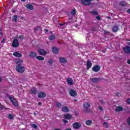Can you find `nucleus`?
Segmentation results:
<instances>
[{"label": "nucleus", "mask_w": 130, "mask_h": 130, "mask_svg": "<svg viewBox=\"0 0 130 130\" xmlns=\"http://www.w3.org/2000/svg\"><path fill=\"white\" fill-rule=\"evenodd\" d=\"M123 110V108L122 107H117L116 108V111L119 112L122 111Z\"/></svg>", "instance_id": "393cba45"}, {"label": "nucleus", "mask_w": 130, "mask_h": 130, "mask_svg": "<svg viewBox=\"0 0 130 130\" xmlns=\"http://www.w3.org/2000/svg\"><path fill=\"white\" fill-rule=\"evenodd\" d=\"M36 55H37V54H36V52H31L29 54L30 57H31L32 58H34V57H36Z\"/></svg>", "instance_id": "6ab92c4d"}, {"label": "nucleus", "mask_w": 130, "mask_h": 130, "mask_svg": "<svg viewBox=\"0 0 130 130\" xmlns=\"http://www.w3.org/2000/svg\"><path fill=\"white\" fill-rule=\"evenodd\" d=\"M67 83L69 85H74V81L72 78H68L67 79Z\"/></svg>", "instance_id": "dca6fc26"}, {"label": "nucleus", "mask_w": 130, "mask_h": 130, "mask_svg": "<svg viewBox=\"0 0 130 130\" xmlns=\"http://www.w3.org/2000/svg\"><path fill=\"white\" fill-rule=\"evenodd\" d=\"M5 41H6V39H4L3 40H2L1 43H4Z\"/></svg>", "instance_id": "49530a36"}, {"label": "nucleus", "mask_w": 130, "mask_h": 130, "mask_svg": "<svg viewBox=\"0 0 130 130\" xmlns=\"http://www.w3.org/2000/svg\"><path fill=\"white\" fill-rule=\"evenodd\" d=\"M18 19V17L17 16V15H14L13 17V21H14L15 22H17V19Z\"/></svg>", "instance_id": "473e14b6"}, {"label": "nucleus", "mask_w": 130, "mask_h": 130, "mask_svg": "<svg viewBox=\"0 0 130 130\" xmlns=\"http://www.w3.org/2000/svg\"><path fill=\"white\" fill-rule=\"evenodd\" d=\"M52 51L54 54L58 53V49L56 47H53L52 48Z\"/></svg>", "instance_id": "a211bd4d"}, {"label": "nucleus", "mask_w": 130, "mask_h": 130, "mask_svg": "<svg viewBox=\"0 0 130 130\" xmlns=\"http://www.w3.org/2000/svg\"><path fill=\"white\" fill-rule=\"evenodd\" d=\"M30 93L34 95H35L36 93H37V91L35 88H32L30 90Z\"/></svg>", "instance_id": "b1692460"}, {"label": "nucleus", "mask_w": 130, "mask_h": 130, "mask_svg": "<svg viewBox=\"0 0 130 130\" xmlns=\"http://www.w3.org/2000/svg\"><path fill=\"white\" fill-rule=\"evenodd\" d=\"M38 52L40 55H45L47 54V52L45 51V50L42 49H40L38 50Z\"/></svg>", "instance_id": "1a4fd4ad"}, {"label": "nucleus", "mask_w": 130, "mask_h": 130, "mask_svg": "<svg viewBox=\"0 0 130 130\" xmlns=\"http://www.w3.org/2000/svg\"><path fill=\"white\" fill-rule=\"evenodd\" d=\"M124 51L125 52V53H130V47L129 46H126L123 48Z\"/></svg>", "instance_id": "f3484780"}, {"label": "nucleus", "mask_w": 130, "mask_h": 130, "mask_svg": "<svg viewBox=\"0 0 130 130\" xmlns=\"http://www.w3.org/2000/svg\"><path fill=\"white\" fill-rule=\"evenodd\" d=\"M86 66L87 67V70H88L89 69L92 68V62L90 60H87Z\"/></svg>", "instance_id": "2eb2a0df"}, {"label": "nucleus", "mask_w": 130, "mask_h": 130, "mask_svg": "<svg viewBox=\"0 0 130 130\" xmlns=\"http://www.w3.org/2000/svg\"><path fill=\"white\" fill-rule=\"evenodd\" d=\"M127 12L128 13V14H130V9L127 11Z\"/></svg>", "instance_id": "3c124183"}, {"label": "nucleus", "mask_w": 130, "mask_h": 130, "mask_svg": "<svg viewBox=\"0 0 130 130\" xmlns=\"http://www.w3.org/2000/svg\"><path fill=\"white\" fill-rule=\"evenodd\" d=\"M128 41H130V40H128Z\"/></svg>", "instance_id": "680f3d73"}, {"label": "nucleus", "mask_w": 130, "mask_h": 130, "mask_svg": "<svg viewBox=\"0 0 130 130\" xmlns=\"http://www.w3.org/2000/svg\"><path fill=\"white\" fill-rule=\"evenodd\" d=\"M19 38L21 39V40H23L24 39V36L20 35L19 36Z\"/></svg>", "instance_id": "4c0bfd02"}, {"label": "nucleus", "mask_w": 130, "mask_h": 130, "mask_svg": "<svg viewBox=\"0 0 130 130\" xmlns=\"http://www.w3.org/2000/svg\"><path fill=\"white\" fill-rule=\"evenodd\" d=\"M91 81H92V83H98L101 81V78H90Z\"/></svg>", "instance_id": "f8f14e48"}, {"label": "nucleus", "mask_w": 130, "mask_h": 130, "mask_svg": "<svg viewBox=\"0 0 130 130\" xmlns=\"http://www.w3.org/2000/svg\"><path fill=\"white\" fill-rule=\"evenodd\" d=\"M99 110H100L101 111H103V108L101 106H99Z\"/></svg>", "instance_id": "ea45409f"}, {"label": "nucleus", "mask_w": 130, "mask_h": 130, "mask_svg": "<svg viewBox=\"0 0 130 130\" xmlns=\"http://www.w3.org/2000/svg\"><path fill=\"white\" fill-rule=\"evenodd\" d=\"M83 107L86 112H89V108L91 107V105H90V103L88 102H85L83 104Z\"/></svg>", "instance_id": "f03ea898"}, {"label": "nucleus", "mask_w": 130, "mask_h": 130, "mask_svg": "<svg viewBox=\"0 0 130 130\" xmlns=\"http://www.w3.org/2000/svg\"><path fill=\"white\" fill-rule=\"evenodd\" d=\"M23 59H18L16 61V67H20L23 66Z\"/></svg>", "instance_id": "423d86ee"}, {"label": "nucleus", "mask_w": 130, "mask_h": 130, "mask_svg": "<svg viewBox=\"0 0 130 130\" xmlns=\"http://www.w3.org/2000/svg\"><path fill=\"white\" fill-rule=\"evenodd\" d=\"M26 8H27L28 10H32L34 9L33 5H32L31 4L26 5Z\"/></svg>", "instance_id": "4be33fe9"}, {"label": "nucleus", "mask_w": 130, "mask_h": 130, "mask_svg": "<svg viewBox=\"0 0 130 130\" xmlns=\"http://www.w3.org/2000/svg\"><path fill=\"white\" fill-rule=\"evenodd\" d=\"M59 61L60 62V63H66L67 61H68V60L67 58L60 57H59Z\"/></svg>", "instance_id": "9b49d317"}, {"label": "nucleus", "mask_w": 130, "mask_h": 130, "mask_svg": "<svg viewBox=\"0 0 130 130\" xmlns=\"http://www.w3.org/2000/svg\"><path fill=\"white\" fill-rule=\"evenodd\" d=\"M120 6L121 7H124V6H126V3H125L124 1H121L119 3Z\"/></svg>", "instance_id": "cd10ccee"}, {"label": "nucleus", "mask_w": 130, "mask_h": 130, "mask_svg": "<svg viewBox=\"0 0 130 130\" xmlns=\"http://www.w3.org/2000/svg\"><path fill=\"white\" fill-rule=\"evenodd\" d=\"M62 112H69V111H70V109H69L67 107H62Z\"/></svg>", "instance_id": "412c9836"}, {"label": "nucleus", "mask_w": 130, "mask_h": 130, "mask_svg": "<svg viewBox=\"0 0 130 130\" xmlns=\"http://www.w3.org/2000/svg\"><path fill=\"white\" fill-rule=\"evenodd\" d=\"M100 102L102 104H105V102L103 100H101Z\"/></svg>", "instance_id": "c03bdc74"}, {"label": "nucleus", "mask_w": 130, "mask_h": 130, "mask_svg": "<svg viewBox=\"0 0 130 130\" xmlns=\"http://www.w3.org/2000/svg\"><path fill=\"white\" fill-rule=\"evenodd\" d=\"M48 62H49V63H50L51 64H52V63H53V61L52 60V59H50L49 61H48Z\"/></svg>", "instance_id": "58836bf2"}, {"label": "nucleus", "mask_w": 130, "mask_h": 130, "mask_svg": "<svg viewBox=\"0 0 130 130\" xmlns=\"http://www.w3.org/2000/svg\"><path fill=\"white\" fill-rule=\"evenodd\" d=\"M0 37H3V32H2V29H0Z\"/></svg>", "instance_id": "a18cd8bd"}, {"label": "nucleus", "mask_w": 130, "mask_h": 130, "mask_svg": "<svg viewBox=\"0 0 130 130\" xmlns=\"http://www.w3.org/2000/svg\"><path fill=\"white\" fill-rule=\"evenodd\" d=\"M15 69L17 73H20V74H23L25 72V67L23 66H16Z\"/></svg>", "instance_id": "f257e3e1"}, {"label": "nucleus", "mask_w": 130, "mask_h": 130, "mask_svg": "<svg viewBox=\"0 0 130 130\" xmlns=\"http://www.w3.org/2000/svg\"><path fill=\"white\" fill-rule=\"evenodd\" d=\"M56 107H60L61 106V104L60 103L57 102L56 104Z\"/></svg>", "instance_id": "c9c22d12"}, {"label": "nucleus", "mask_w": 130, "mask_h": 130, "mask_svg": "<svg viewBox=\"0 0 130 130\" xmlns=\"http://www.w3.org/2000/svg\"><path fill=\"white\" fill-rule=\"evenodd\" d=\"M127 62L128 63V64H130V60H128Z\"/></svg>", "instance_id": "603ef678"}, {"label": "nucleus", "mask_w": 130, "mask_h": 130, "mask_svg": "<svg viewBox=\"0 0 130 130\" xmlns=\"http://www.w3.org/2000/svg\"><path fill=\"white\" fill-rule=\"evenodd\" d=\"M55 39V36L54 35H52L49 37V40H54Z\"/></svg>", "instance_id": "c85d7f7f"}, {"label": "nucleus", "mask_w": 130, "mask_h": 130, "mask_svg": "<svg viewBox=\"0 0 130 130\" xmlns=\"http://www.w3.org/2000/svg\"><path fill=\"white\" fill-rule=\"evenodd\" d=\"M74 101H75V102H77V101H78V100H75Z\"/></svg>", "instance_id": "6e6d98bb"}, {"label": "nucleus", "mask_w": 130, "mask_h": 130, "mask_svg": "<svg viewBox=\"0 0 130 130\" xmlns=\"http://www.w3.org/2000/svg\"><path fill=\"white\" fill-rule=\"evenodd\" d=\"M45 33H48V29H45Z\"/></svg>", "instance_id": "8fccbe9b"}, {"label": "nucleus", "mask_w": 130, "mask_h": 130, "mask_svg": "<svg viewBox=\"0 0 130 130\" xmlns=\"http://www.w3.org/2000/svg\"><path fill=\"white\" fill-rule=\"evenodd\" d=\"M26 0H21L22 2H25Z\"/></svg>", "instance_id": "13d9d810"}, {"label": "nucleus", "mask_w": 130, "mask_h": 130, "mask_svg": "<svg viewBox=\"0 0 130 130\" xmlns=\"http://www.w3.org/2000/svg\"><path fill=\"white\" fill-rule=\"evenodd\" d=\"M63 25H64V24H63V23H60V26H63Z\"/></svg>", "instance_id": "864d4df0"}, {"label": "nucleus", "mask_w": 130, "mask_h": 130, "mask_svg": "<svg viewBox=\"0 0 130 130\" xmlns=\"http://www.w3.org/2000/svg\"><path fill=\"white\" fill-rule=\"evenodd\" d=\"M41 104H42V103L41 102H39V103H38V105H41Z\"/></svg>", "instance_id": "5fc2aeb1"}, {"label": "nucleus", "mask_w": 130, "mask_h": 130, "mask_svg": "<svg viewBox=\"0 0 130 130\" xmlns=\"http://www.w3.org/2000/svg\"><path fill=\"white\" fill-rule=\"evenodd\" d=\"M34 115L36 116V113H34Z\"/></svg>", "instance_id": "bf43d9fd"}, {"label": "nucleus", "mask_w": 130, "mask_h": 130, "mask_svg": "<svg viewBox=\"0 0 130 130\" xmlns=\"http://www.w3.org/2000/svg\"><path fill=\"white\" fill-rule=\"evenodd\" d=\"M91 13L94 16H97V15H98V12L96 11H93L91 12Z\"/></svg>", "instance_id": "7c9ffc66"}, {"label": "nucleus", "mask_w": 130, "mask_h": 130, "mask_svg": "<svg viewBox=\"0 0 130 130\" xmlns=\"http://www.w3.org/2000/svg\"><path fill=\"white\" fill-rule=\"evenodd\" d=\"M92 1L93 0H81V4L84 6H90Z\"/></svg>", "instance_id": "20e7f679"}, {"label": "nucleus", "mask_w": 130, "mask_h": 130, "mask_svg": "<svg viewBox=\"0 0 130 130\" xmlns=\"http://www.w3.org/2000/svg\"><path fill=\"white\" fill-rule=\"evenodd\" d=\"M31 126H32V127H33L35 129H37V125L36 124H31Z\"/></svg>", "instance_id": "e433bc0d"}, {"label": "nucleus", "mask_w": 130, "mask_h": 130, "mask_svg": "<svg viewBox=\"0 0 130 130\" xmlns=\"http://www.w3.org/2000/svg\"><path fill=\"white\" fill-rule=\"evenodd\" d=\"M76 10L74 9L71 12V15H72V16H75V15H76Z\"/></svg>", "instance_id": "2f4dec72"}, {"label": "nucleus", "mask_w": 130, "mask_h": 130, "mask_svg": "<svg viewBox=\"0 0 130 130\" xmlns=\"http://www.w3.org/2000/svg\"><path fill=\"white\" fill-rule=\"evenodd\" d=\"M11 11L12 13H15L16 12V10H15L14 9H12Z\"/></svg>", "instance_id": "09e8293b"}, {"label": "nucleus", "mask_w": 130, "mask_h": 130, "mask_svg": "<svg viewBox=\"0 0 130 130\" xmlns=\"http://www.w3.org/2000/svg\"><path fill=\"white\" fill-rule=\"evenodd\" d=\"M37 59H38V60H44V57L41 56H36Z\"/></svg>", "instance_id": "bb28decb"}, {"label": "nucleus", "mask_w": 130, "mask_h": 130, "mask_svg": "<svg viewBox=\"0 0 130 130\" xmlns=\"http://www.w3.org/2000/svg\"><path fill=\"white\" fill-rule=\"evenodd\" d=\"M8 118H9L10 119H13V118H14V115L11 114H9L8 115Z\"/></svg>", "instance_id": "72a5a7b5"}, {"label": "nucleus", "mask_w": 130, "mask_h": 130, "mask_svg": "<svg viewBox=\"0 0 130 130\" xmlns=\"http://www.w3.org/2000/svg\"><path fill=\"white\" fill-rule=\"evenodd\" d=\"M63 122L64 123H69V121H68V120H67L66 119H63Z\"/></svg>", "instance_id": "a19ab883"}, {"label": "nucleus", "mask_w": 130, "mask_h": 130, "mask_svg": "<svg viewBox=\"0 0 130 130\" xmlns=\"http://www.w3.org/2000/svg\"><path fill=\"white\" fill-rule=\"evenodd\" d=\"M64 117L67 119H71V118H72V115L70 114H66L64 115Z\"/></svg>", "instance_id": "aec40b11"}, {"label": "nucleus", "mask_w": 130, "mask_h": 130, "mask_svg": "<svg viewBox=\"0 0 130 130\" xmlns=\"http://www.w3.org/2000/svg\"><path fill=\"white\" fill-rule=\"evenodd\" d=\"M55 130H61L60 129H55Z\"/></svg>", "instance_id": "052dcab7"}, {"label": "nucleus", "mask_w": 130, "mask_h": 130, "mask_svg": "<svg viewBox=\"0 0 130 130\" xmlns=\"http://www.w3.org/2000/svg\"><path fill=\"white\" fill-rule=\"evenodd\" d=\"M13 55L16 57H22V56H23V55L21 53H20L18 52H14L13 54Z\"/></svg>", "instance_id": "ddd939ff"}, {"label": "nucleus", "mask_w": 130, "mask_h": 130, "mask_svg": "<svg viewBox=\"0 0 130 130\" xmlns=\"http://www.w3.org/2000/svg\"><path fill=\"white\" fill-rule=\"evenodd\" d=\"M118 95H120V94H119H119H118Z\"/></svg>", "instance_id": "e2e57ef3"}, {"label": "nucleus", "mask_w": 130, "mask_h": 130, "mask_svg": "<svg viewBox=\"0 0 130 130\" xmlns=\"http://www.w3.org/2000/svg\"><path fill=\"white\" fill-rule=\"evenodd\" d=\"M126 102L128 104H130V99L128 98L127 100H126Z\"/></svg>", "instance_id": "37998d69"}, {"label": "nucleus", "mask_w": 130, "mask_h": 130, "mask_svg": "<svg viewBox=\"0 0 130 130\" xmlns=\"http://www.w3.org/2000/svg\"><path fill=\"white\" fill-rule=\"evenodd\" d=\"M100 66L96 65L92 68V70L93 72L97 73V72H99V71H100Z\"/></svg>", "instance_id": "6e6552de"}, {"label": "nucleus", "mask_w": 130, "mask_h": 130, "mask_svg": "<svg viewBox=\"0 0 130 130\" xmlns=\"http://www.w3.org/2000/svg\"><path fill=\"white\" fill-rule=\"evenodd\" d=\"M117 31H118V26H114L112 27V31L113 32H117Z\"/></svg>", "instance_id": "5701e85b"}, {"label": "nucleus", "mask_w": 130, "mask_h": 130, "mask_svg": "<svg viewBox=\"0 0 130 130\" xmlns=\"http://www.w3.org/2000/svg\"><path fill=\"white\" fill-rule=\"evenodd\" d=\"M41 28H40V27L38 26L37 27L35 28L34 31L35 32H36V31H38L39 30H40Z\"/></svg>", "instance_id": "f704fd0d"}, {"label": "nucleus", "mask_w": 130, "mask_h": 130, "mask_svg": "<svg viewBox=\"0 0 130 130\" xmlns=\"http://www.w3.org/2000/svg\"><path fill=\"white\" fill-rule=\"evenodd\" d=\"M9 99L10 101H11L12 103H13V105H14V106H15L16 107H18V106H19V105L18 104V102L15 98L12 96H10Z\"/></svg>", "instance_id": "7ed1b4c3"}, {"label": "nucleus", "mask_w": 130, "mask_h": 130, "mask_svg": "<svg viewBox=\"0 0 130 130\" xmlns=\"http://www.w3.org/2000/svg\"><path fill=\"white\" fill-rule=\"evenodd\" d=\"M96 19L97 20H100V19H101V17H100V16H96Z\"/></svg>", "instance_id": "de8ad7c7"}, {"label": "nucleus", "mask_w": 130, "mask_h": 130, "mask_svg": "<svg viewBox=\"0 0 130 130\" xmlns=\"http://www.w3.org/2000/svg\"><path fill=\"white\" fill-rule=\"evenodd\" d=\"M2 82V78H0V83Z\"/></svg>", "instance_id": "4d7b16f0"}, {"label": "nucleus", "mask_w": 130, "mask_h": 130, "mask_svg": "<svg viewBox=\"0 0 130 130\" xmlns=\"http://www.w3.org/2000/svg\"><path fill=\"white\" fill-rule=\"evenodd\" d=\"M70 94L72 97H76V96H77V92L73 89L70 91Z\"/></svg>", "instance_id": "4468645a"}, {"label": "nucleus", "mask_w": 130, "mask_h": 130, "mask_svg": "<svg viewBox=\"0 0 130 130\" xmlns=\"http://www.w3.org/2000/svg\"><path fill=\"white\" fill-rule=\"evenodd\" d=\"M19 42L17 39H15L13 41V43L12 44L13 47H18L19 46Z\"/></svg>", "instance_id": "0eeeda50"}, {"label": "nucleus", "mask_w": 130, "mask_h": 130, "mask_svg": "<svg viewBox=\"0 0 130 130\" xmlns=\"http://www.w3.org/2000/svg\"><path fill=\"white\" fill-rule=\"evenodd\" d=\"M46 96V94H45V93L43 92H41L38 94V98L43 99V98H45Z\"/></svg>", "instance_id": "9d476101"}, {"label": "nucleus", "mask_w": 130, "mask_h": 130, "mask_svg": "<svg viewBox=\"0 0 130 130\" xmlns=\"http://www.w3.org/2000/svg\"><path fill=\"white\" fill-rule=\"evenodd\" d=\"M91 123H92L91 120H87L85 121V124H86V125H91Z\"/></svg>", "instance_id": "a878e982"}, {"label": "nucleus", "mask_w": 130, "mask_h": 130, "mask_svg": "<svg viewBox=\"0 0 130 130\" xmlns=\"http://www.w3.org/2000/svg\"><path fill=\"white\" fill-rule=\"evenodd\" d=\"M127 122L128 124H129V125H130V117L127 119Z\"/></svg>", "instance_id": "79ce46f5"}, {"label": "nucleus", "mask_w": 130, "mask_h": 130, "mask_svg": "<svg viewBox=\"0 0 130 130\" xmlns=\"http://www.w3.org/2000/svg\"><path fill=\"white\" fill-rule=\"evenodd\" d=\"M81 126H82V125L79 122H75L73 124V127L76 129H79Z\"/></svg>", "instance_id": "39448f33"}, {"label": "nucleus", "mask_w": 130, "mask_h": 130, "mask_svg": "<svg viewBox=\"0 0 130 130\" xmlns=\"http://www.w3.org/2000/svg\"><path fill=\"white\" fill-rule=\"evenodd\" d=\"M103 125L105 127H106V128H108L109 125L108 124V123L106 122H104L103 123Z\"/></svg>", "instance_id": "c756f323"}]
</instances>
